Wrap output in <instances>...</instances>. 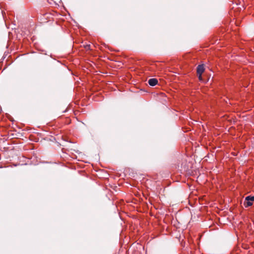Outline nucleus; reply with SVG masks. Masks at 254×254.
I'll return each mask as SVG.
<instances>
[{
	"label": "nucleus",
	"mask_w": 254,
	"mask_h": 254,
	"mask_svg": "<svg viewBox=\"0 0 254 254\" xmlns=\"http://www.w3.org/2000/svg\"><path fill=\"white\" fill-rule=\"evenodd\" d=\"M254 201V196H248L245 198L244 204L246 207H249L253 205V201Z\"/></svg>",
	"instance_id": "f257e3e1"
},
{
	"label": "nucleus",
	"mask_w": 254,
	"mask_h": 254,
	"mask_svg": "<svg viewBox=\"0 0 254 254\" xmlns=\"http://www.w3.org/2000/svg\"><path fill=\"white\" fill-rule=\"evenodd\" d=\"M204 71V67L203 64H200L197 67V73L198 75V78L200 80H202L201 75Z\"/></svg>",
	"instance_id": "f03ea898"
},
{
	"label": "nucleus",
	"mask_w": 254,
	"mask_h": 254,
	"mask_svg": "<svg viewBox=\"0 0 254 254\" xmlns=\"http://www.w3.org/2000/svg\"><path fill=\"white\" fill-rule=\"evenodd\" d=\"M148 82L150 86H154L158 83V80L156 78H151L149 79Z\"/></svg>",
	"instance_id": "7ed1b4c3"
}]
</instances>
